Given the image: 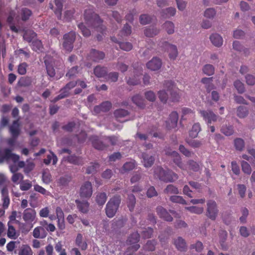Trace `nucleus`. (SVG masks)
Returning <instances> with one entry per match:
<instances>
[{
  "label": "nucleus",
  "instance_id": "nucleus-43",
  "mask_svg": "<svg viewBox=\"0 0 255 255\" xmlns=\"http://www.w3.org/2000/svg\"><path fill=\"white\" fill-rule=\"evenodd\" d=\"M12 150L13 149L9 148L8 150L7 151V152L6 153V155L7 156L6 161L11 159L14 163H16L18 161L19 156L15 153H13L12 152Z\"/></svg>",
  "mask_w": 255,
  "mask_h": 255
},
{
  "label": "nucleus",
  "instance_id": "nucleus-50",
  "mask_svg": "<svg viewBox=\"0 0 255 255\" xmlns=\"http://www.w3.org/2000/svg\"><path fill=\"white\" fill-rule=\"evenodd\" d=\"M107 194L103 192L99 193L96 196V202L99 205H103L107 201Z\"/></svg>",
  "mask_w": 255,
  "mask_h": 255
},
{
  "label": "nucleus",
  "instance_id": "nucleus-27",
  "mask_svg": "<svg viewBox=\"0 0 255 255\" xmlns=\"http://www.w3.org/2000/svg\"><path fill=\"white\" fill-rule=\"evenodd\" d=\"M47 233L45 229L42 227H38L34 229L33 232V236L35 238H44Z\"/></svg>",
  "mask_w": 255,
  "mask_h": 255
},
{
  "label": "nucleus",
  "instance_id": "nucleus-53",
  "mask_svg": "<svg viewBox=\"0 0 255 255\" xmlns=\"http://www.w3.org/2000/svg\"><path fill=\"white\" fill-rule=\"evenodd\" d=\"M75 38L76 32L73 31H71L63 35V39L64 41H69L72 43H74Z\"/></svg>",
  "mask_w": 255,
  "mask_h": 255
},
{
  "label": "nucleus",
  "instance_id": "nucleus-25",
  "mask_svg": "<svg viewBox=\"0 0 255 255\" xmlns=\"http://www.w3.org/2000/svg\"><path fill=\"white\" fill-rule=\"evenodd\" d=\"M37 37V34L33 30L27 29L25 31L23 38L28 42H31Z\"/></svg>",
  "mask_w": 255,
  "mask_h": 255
},
{
  "label": "nucleus",
  "instance_id": "nucleus-6",
  "mask_svg": "<svg viewBox=\"0 0 255 255\" xmlns=\"http://www.w3.org/2000/svg\"><path fill=\"white\" fill-rule=\"evenodd\" d=\"M218 212L216 202L212 200H208L207 203V216L214 221L217 217Z\"/></svg>",
  "mask_w": 255,
  "mask_h": 255
},
{
  "label": "nucleus",
  "instance_id": "nucleus-22",
  "mask_svg": "<svg viewBox=\"0 0 255 255\" xmlns=\"http://www.w3.org/2000/svg\"><path fill=\"white\" fill-rule=\"evenodd\" d=\"M142 158L143 159V164L146 167H151L154 162V157L152 155H149L146 152L142 153Z\"/></svg>",
  "mask_w": 255,
  "mask_h": 255
},
{
  "label": "nucleus",
  "instance_id": "nucleus-15",
  "mask_svg": "<svg viewBox=\"0 0 255 255\" xmlns=\"http://www.w3.org/2000/svg\"><path fill=\"white\" fill-rule=\"evenodd\" d=\"M156 212L159 218L167 222L172 221L173 218L168 211L161 206H158L156 208Z\"/></svg>",
  "mask_w": 255,
  "mask_h": 255
},
{
  "label": "nucleus",
  "instance_id": "nucleus-5",
  "mask_svg": "<svg viewBox=\"0 0 255 255\" xmlns=\"http://www.w3.org/2000/svg\"><path fill=\"white\" fill-rule=\"evenodd\" d=\"M139 239V234L137 232L130 235L127 240V245L130 246L128 248V251L136 252L139 249L140 245L138 244Z\"/></svg>",
  "mask_w": 255,
  "mask_h": 255
},
{
  "label": "nucleus",
  "instance_id": "nucleus-4",
  "mask_svg": "<svg viewBox=\"0 0 255 255\" xmlns=\"http://www.w3.org/2000/svg\"><path fill=\"white\" fill-rule=\"evenodd\" d=\"M164 88L166 89L170 95V100L171 102L179 101L180 96L179 93V90L176 87L174 83L172 81H165L163 84Z\"/></svg>",
  "mask_w": 255,
  "mask_h": 255
},
{
  "label": "nucleus",
  "instance_id": "nucleus-55",
  "mask_svg": "<svg viewBox=\"0 0 255 255\" xmlns=\"http://www.w3.org/2000/svg\"><path fill=\"white\" fill-rule=\"evenodd\" d=\"M169 199L173 203H179L182 205H186L187 204L186 201L184 199V198L182 196H170Z\"/></svg>",
  "mask_w": 255,
  "mask_h": 255
},
{
  "label": "nucleus",
  "instance_id": "nucleus-60",
  "mask_svg": "<svg viewBox=\"0 0 255 255\" xmlns=\"http://www.w3.org/2000/svg\"><path fill=\"white\" fill-rule=\"evenodd\" d=\"M11 181L16 184H20V181L23 179V175L20 173H13L11 177Z\"/></svg>",
  "mask_w": 255,
  "mask_h": 255
},
{
  "label": "nucleus",
  "instance_id": "nucleus-16",
  "mask_svg": "<svg viewBox=\"0 0 255 255\" xmlns=\"http://www.w3.org/2000/svg\"><path fill=\"white\" fill-rule=\"evenodd\" d=\"M112 108V104L109 101H105L98 106H96L93 110L95 114H98L101 112H106L109 111Z\"/></svg>",
  "mask_w": 255,
  "mask_h": 255
},
{
  "label": "nucleus",
  "instance_id": "nucleus-41",
  "mask_svg": "<svg viewBox=\"0 0 255 255\" xmlns=\"http://www.w3.org/2000/svg\"><path fill=\"white\" fill-rule=\"evenodd\" d=\"M114 114L115 117H116L117 120L118 121L121 122L120 119L121 118H124V117L127 116L128 115L129 112L127 110L122 109H120L116 110L114 112Z\"/></svg>",
  "mask_w": 255,
  "mask_h": 255
},
{
  "label": "nucleus",
  "instance_id": "nucleus-40",
  "mask_svg": "<svg viewBox=\"0 0 255 255\" xmlns=\"http://www.w3.org/2000/svg\"><path fill=\"white\" fill-rule=\"evenodd\" d=\"M201 130L200 125L199 123L194 124L192 129L189 131V136L192 138L196 137Z\"/></svg>",
  "mask_w": 255,
  "mask_h": 255
},
{
  "label": "nucleus",
  "instance_id": "nucleus-36",
  "mask_svg": "<svg viewBox=\"0 0 255 255\" xmlns=\"http://www.w3.org/2000/svg\"><path fill=\"white\" fill-rule=\"evenodd\" d=\"M163 193L165 194H178L179 191L177 187L173 184L168 185L163 190Z\"/></svg>",
  "mask_w": 255,
  "mask_h": 255
},
{
  "label": "nucleus",
  "instance_id": "nucleus-19",
  "mask_svg": "<svg viewBox=\"0 0 255 255\" xmlns=\"http://www.w3.org/2000/svg\"><path fill=\"white\" fill-rule=\"evenodd\" d=\"M93 147L98 150H103L107 146L101 141L97 136H92L90 137Z\"/></svg>",
  "mask_w": 255,
  "mask_h": 255
},
{
  "label": "nucleus",
  "instance_id": "nucleus-44",
  "mask_svg": "<svg viewBox=\"0 0 255 255\" xmlns=\"http://www.w3.org/2000/svg\"><path fill=\"white\" fill-rule=\"evenodd\" d=\"M33 252L30 248V247L27 245H24L21 246L20 248L19 252L18 255H32Z\"/></svg>",
  "mask_w": 255,
  "mask_h": 255
},
{
  "label": "nucleus",
  "instance_id": "nucleus-9",
  "mask_svg": "<svg viewBox=\"0 0 255 255\" xmlns=\"http://www.w3.org/2000/svg\"><path fill=\"white\" fill-rule=\"evenodd\" d=\"M93 193L92 184L89 181L84 183L81 187L80 196L82 198H89Z\"/></svg>",
  "mask_w": 255,
  "mask_h": 255
},
{
  "label": "nucleus",
  "instance_id": "nucleus-18",
  "mask_svg": "<svg viewBox=\"0 0 255 255\" xmlns=\"http://www.w3.org/2000/svg\"><path fill=\"white\" fill-rule=\"evenodd\" d=\"M36 216V212L31 208L26 209L23 212V218L25 222H33Z\"/></svg>",
  "mask_w": 255,
  "mask_h": 255
},
{
  "label": "nucleus",
  "instance_id": "nucleus-3",
  "mask_svg": "<svg viewBox=\"0 0 255 255\" xmlns=\"http://www.w3.org/2000/svg\"><path fill=\"white\" fill-rule=\"evenodd\" d=\"M121 202V197L120 195H115L110 199L106 205V213L109 218L113 217Z\"/></svg>",
  "mask_w": 255,
  "mask_h": 255
},
{
  "label": "nucleus",
  "instance_id": "nucleus-38",
  "mask_svg": "<svg viewBox=\"0 0 255 255\" xmlns=\"http://www.w3.org/2000/svg\"><path fill=\"white\" fill-rule=\"evenodd\" d=\"M158 96L160 101L163 104L166 103L169 97V92L167 91L166 89L160 90L158 92Z\"/></svg>",
  "mask_w": 255,
  "mask_h": 255
},
{
  "label": "nucleus",
  "instance_id": "nucleus-10",
  "mask_svg": "<svg viewBox=\"0 0 255 255\" xmlns=\"http://www.w3.org/2000/svg\"><path fill=\"white\" fill-rule=\"evenodd\" d=\"M199 113L208 125L211 124L212 122H216L218 118V116L211 110H200Z\"/></svg>",
  "mask_w": 255,
  "mask_h": 255
},
{
  "label": "nucleus",
  "instance_id": "nucleus-47",
  "mask_svg": "<svg viewBox=\"0 0 255 255\" xmlns=\"http://www.w3.org/2000/svg\"><path fill=\"white\" fill-rule=\"evenodd\" d=\"M156 244V242L155 240H149L147 242L146 244L143 246V249L145 251H153L155 250Z\"/></svg>",
  "mask_w": 255,
  "mask_h": 255
},
{
  "label": "nucleus",
  "instance_id": "nucleus-33",
  "mask_svg": "<svg viewBox=\"0 0 255 255\" xmlns=\"http://www.w3.org/2000/svg\"><path fill=\"white\" fill-rule=\"evenodd\" d=\"M182 113L181 120H186L187 118L193 119L195 117L194 112L187 108H183L182 109Z\"/></svg>",
  "mask_w": 255,
  "mask_h": 255
},
{
  "label": "nucleus",
  "instance_id": "nucleus-34",
  "mask_svg": "<svg viewBox=\"0 0 255 255\" xmlns=\"http://www.w3.org/2000/svg\"><path fill=\"white\" fill-rule=\"evenodd\" d=\"M82 235L78 234L75 240V243L77 246L81 248V250L85 251L87 248V244L86 242H82Z\"/></svg>",
  "mask_w": 255,
  "mask_h": 255
},
{
  "label": "nucleus",
  "instance_id": "nucleus-13",
  "mask_svg": "<svg viewBox=\"0 0 255 255\" xmlns=\"http://www.w3.org/2000/svg\"><path fill=\"white\" fill-rule=\"evenodd\" d=\"M178 114L176 111L172 112L169 115V119L166 122V126L168 129L176 127L178 121Z\"/></svg>",
  "mask_w": 255,
  "mask_h": 255
},
{
  "label": "nucleus",
  "instance_id": "nucleus-28",
  "mask_svg": "<svg viewBox=\"0 0 255 255\" xmlns=\"http://www.w3.org/2000/svg\"><path fill=\"white\" fill-rule=\"evenodd\" d=\"M210 39L212 44L215 46L220 47L223 44V38L218 34H212L210 37Z\"/></svg>",
  "mask_w": 255,
  "mask_h": 255
},
{
  "label": "nucleus",
  "instance_id": "nucleus-57",
  "mask_svg": "<svg viewBox=\"0 0 255 255\" xmlns=\"http://www.w3.org/2000/svg\"><path fill=\"white\" fill-rule=\"evenodd\" d=\"M56 213L58 219L57 223H64V215L62 209L57 207L56 209Z\"/></svg>",
  "mask_w": 255,
  "mask_h": 255
},
{
  "label": "nucleus",
  "instance_id": "nucleus-62",
  "mask_svg": "<svg viewBox=\"0 0 255 255\" xmlns=\"http://www.w3.org/2000/svg\"><path fill=\"white\" fill-rule=\"evenodd\" d=\"M242 171L246 174L250 175L252 172L250 165L246 161H242L241 162Z\"/></svg>",
  "mask_w": 255,
  "mask_h": 255
},
{
  "label": "nucleus",
  "instance_id": "nucleus-49",
  "mask_svg": "<svg viewBox=\"0 0 255 255\" xmlns=\"http://www.w3.org/2000/svg\"><path fill=\"white\" fill-rule=\"evenodd\" d=\"M221 131L222 133L226 135V136H230L234 133V128L232 126H223Z\"/></svg>",
  "mask_w": 255,
  "mask_h": 255
},
{
  "label": "nucleus",
  "instance_id": "nucleus-58",
  "mask_svg": "<svg viewBox=\"0 0 255 255\" xmlns=\"http://www.w3.org/2000/svg\"><path fill=\"white\" fill-rule=\"evenodd\" d=\"M185 209L191 213L197 214H201L203 212L204 209L203 207L197 206L186 207Z\"/></svg>",
  "mask_w": 255,
  "mask_h": 255
},
{
  "label": "nucleus",
  "instance_id": "nucleus-63",
  "mask_svg": "<svg viewBox=\"0 0 255 255\" xmlns=\"http://www.w3.org/2000/svg\"><path fill=\"white\" fill-rule=\"evenodd\" d=\"M28 64L26 62L19 64L17 68V72L19 75H24L26 73Z\"/></svg>",
  "mask_w": 255,
  "mask_h": 255
},
{
  "label": "nucleus",
  "instance_id": "nucleus-48",
  "mask_svg": "<svg viewBox=\"0 0 255 255\" xmlns=\"http://www.w3.org/2000/svg\"><path fill=\"white\" fill-rule=\"evenodd\" d=\"M202 71L205 74L208 76H212L214 74L215 68L211 64H206L203 66Z\"/></svg>",
  "mask_w": 255,
  "mask_h": 255
},
{
  "label": "nucleus",
  "instance_id": "nucleus-42",
  "mask_svg": "<svg viewBox=\"0 0 255 255\" xmlns=\"http://www.w3.org/2000/svg\"><path fill=\"white\" fill-rule=\"evenodd\" d=\"M136 199L134 195L130 194L128 195L127 205L130 211L132 212L135 207Z\"/></svg>",
  "mask_w": 255,
  "mask_h": 255
},
{
  "label": "nucleus",
  "instance_id": "nucleus-1",
  "mask_svg": "<svg viewBox=\"0 0 255 255\" xmlns=\"http://www.w3.org/2000/svg\"><path fill=\"white\" fill-rule=\"evenodd\" d=\"M84 16L85 22L89 26L101 32L102 35L106 33V27L103 24V21L98 14L94 12L93 7L85 10Z\"/></svg>",
  "mask_w": 255,
  "mask_h": 255
},
{
  "label": "nucleus",
  "instance_id": "nucleus-29",
  "mask_svg": "<svg viewBox=\"0 0 255 255\" xmlns=\"http://www.w3.org/2000/svg\"><path fill=\"white\" fill-rule=\"evenodd\" d=\"M132 101L138 107L143 109L145 106V101L141 95H135L132 98Z\"/></svg>",
  "mask_w": 255,
  "mask_h": 255
},
{
  "label": "nucleus",
  "instance_id": "nucleus-12",
  "mask_svg": "<svg viewBox=\"0 0 255 255\" xmlns=\"http://www.w3.org/2000/svg\"><path fill=\"white\" fill-rule=\"evenodd\" d=\"M163 46L167 48L169 53V57L171 60H175L178 55L177 48L176 45L169 43L165 41L163 43Z\"/></svg>",
  "mask_w": 255,
  "mask_h": 255
},
{
  "label": "nucleus",
  "instance_id": "nucleus-20",
  "mask_svg": "<svg viewBox=\"0 0 255 255\" xmlns=\"http://www.w3.org/2000/svg\"><path fill=\"white\" fill-rule=\"evenodd\" d=\"M176 10L175 8L169 7L162 9L160 11L161 17L163 18H168L175 15Z\"/></svg>",
  "mask_w": 255,
  "mask_h": 255
},
{
  "label": "nucleus",
  "instance_id": "nucleus-24",
  "mask_svg": "<svg viewBox=\"0 0 255 255\" xmlns=\"http://www.w3.org/2000/svg\"><path fill=\"white\" fill-rule=\"evenodd\" d=\"M159 32V29L154 26L146 27L144 30V34L146 37H153L157 35Z\"/></svg>",
  "mask_w": 255,
  "mask_h": 255
},
{
  "label": "nucleus",
  "instance_id": "nucleus-45",
  "mask_svg": "<svg viewBox=\"0 0 255 255\" xmlns=\"http://www.w3.org/2000/svg\"><path fill=\"white\" fill-rule=\"evenodd\" d=\"M237 114L240 118H244L249 114L248 109L246 107L239 106L237 109Z\"/></svg>",
  "mask_w": 255,
  "mask_h": 255
},
{
  "label": "nucleus",
  "instance_id": "nucleus-51",
  "mask_svg": "<svg viewBox=\"0 0 255 255\" xmlns=\"http://www.w3.org/2000/svg\"><path fill=\"white\" fill-rule=\"evenodd\" d=\"M32 49L35 51H42L43 48L42 43L41 40L35 39L32 41Z\"/></svg>",
  "mask_w": 255,
  "mask_h": 255
},
{
  "label": "nucleus",
  "instance_id": "nucleus-11",
  "mask_svg": "<svg viewBox=\"0 0 255 255\" xmlns=\"http://www.w3.org/2000/svg\"><path fill=\"white\" fill-rule=\"evenodd\" d=\"M105 57L104 52L92 49L88 55V59L94 62H99Z\"/></svg>",
  "mask_w": 255,
  "mask_h": 255
},
{
  "label": "nucleus",
  "instance_id": "nucleus-59",
  "mask_svg": "<svg viewBox=\"0 0 255 255\" xmlns=\"http://www.w3.org/2000/svg\"><path fill=\"white\" fill-rule=\"evenodd\" d=\"M234 86L240 94L243 93L245 91L244 84L240 80H237L234 83Z\"/></svg>",
  "mask_w": 255,
  "mask_h": 255
},
{
  "label": "nucleus",
  "instance_id": "nucleus-2",
  "mask_svg": "<svg viewBox=\"0 0 255 255\" xmlns=\"http://www.w3.org/2000/svg\"><path fill=\"white\" fill-rule=\"evenodd\" d=\"M154 176L165 183L174 182L178 178V175L173 171L169 169L165 170L161 166L155 168Z\"/></svg>",
  "mask_w": 255,
  "mask_h": 255
},
{
  "label": "nucleus",
  "instance_id": "nucleus-30",
  "mask_svg": "<svg viewBox=\"0 0 255 255\" xmlns=\"http://www.w3.org/2000/svg\"><path fill=\"white\" fill-rule=\"evenodd\" d=\"M69 163L75 165H82L83 163L82 158L75 155H69L65 158Z\"/></svg>",
  "mask_w": 255,
  "mask_h": 255
},
{
  "label": "nucleus",
  "instance_id": "nucleus-7",
  "mask_svg": "<svg viewBox=\"0 0 255 255\" xmlns=\"http://www.w3.org/2000/svg\"><path fill=\"white\" fill-rule=\"evenodd\" d=\"M1 200L2 201L3 209L0 208V217L3 216L5 213V209H6L10 203V198L8 195L7 187H4L1 189Z\"/></svg>",
  "mask_w": 255,
  "mask_h": 255
},
{
  "label": "nucleus",
  "instance_id": "nucleus-32",
  "mask_svg": "<svg viewBox=\"0 0 255 255\" xmlns=\"http://www.w3.org/2000/svg\"><path fill=\"white\" fill-rule=\"evenodd\" d=\"M137 73L138 74H136V76L134 75L133 78H129L127 80V83L129 85H136L140 82V75H142V70L141 69L138 70Z\"/></svg>",
  "mask_w": 255,
  "mask_h": 255
},
{
  "label": "nucleus",
  "instance_id": "nucleus-56",
  "mask_svg": "<svg viewBox=\"0 0 255 255\" xmlns=\"http://www.w3.org/2000/svg\"><path fill=\"white\" fill-rule=\"evenodd\" d=\"M32 184L31 181L28 180H25L20 183V189L21 191H27L32 187Z\"/></svg>",
  "mask_w": 255,
  "mask_h": 255
},
{
  "label": "nucleus",
  "instance_id": "nucleus-52",
  "mask_svg": "<svg viewBox=\"0 0 255 255\" xmlns=\"http://www.w3.org/2000/svg\"><path fill=\"white\" fill-rule=\"evenodd\" d=\"M187 164L189 166V169L194 172H198L200 170L199 164L193 160H189Z\"/></svg>",
  "mask_w": 255,
  "mask_h": 255
},
{
  "label": "nucleus",
  "instance_id": "nucleus-23",
  "mask_svg": "<svg viewBox=\"0 0 255 255\" xmlns=\"http://www.w3.org/2000/svg\"><path fill=\"white\" fill-rule=\"evenodd\" d=\"M174 244L178 251H185L187 249L186 243L185 240L181 237H178L174 241Z\"/></svg>",
  "mask_w": 255,
  "mask_h": 255
},
{
  "label": "nucleus",
  "instance_id": "nucleus-46",
  "mask_svg": "<svg viewBox=\"0 0 255 255\" xmlns=\"http://www.w3.org/2000/svg\"><path fill=\"white\" fill-rule=\"evenodd\" d=\"M163 28L168 34H173L174 32V24L170 21H166L163 25Z\"/></svg>",
  "mask_w": 255,
  "mask_h": 255
},
{
  "label": "nucleus",
  "instance_id": "nucleus-64",
  "mask_svg": "<svg viewBox=\"0 0 255 255\" xmlns=\"http://www.w3.org/2000/svg\"><path fill=\"white\" fill-rule=\"evenodd\" d=\"M119 77V73L118 72H111L109 74H106L105 78L107 80L111 81V82H116Z\"/></svg>",
  "mask_w": 255,
  "mask_h": 255
},
{
  "label": "nucleus",
  "instance_id": "nucleus-26",
  "mask_svg": "<svg viewBox=\"0 0 255 255\" xmlns=\"http://www.w3.org/2000/svg\"><path fill=\"white\" fill-rule=\"evenodd\" d=\"M32 14V11L26 7L22 8L19 12L21 19L23 21L28 20Z\"/></svg>",
  "mask_w": 255,
  "mask_h": 255
},
{
  "label": "nucleus",
  "instance_id": "nucleus-35",
  "mask_svg": "<svg viewBox=\"0 0 255 255\" xmlns=\"http://www.w3.org/2000/svg\"><path fill=\"white\" fill-rule=\"evenodd\" d=\"M56 8L54 10V13L57 18L60 19L61 18L62 10L63 9V0H54Z\"/></svg>",
  "mask_w": 255,
  "mask_h": 255
},
{
  "label": "nucleus",
  "instance_id": "nucleus-8",
  "mask_svg": "<svg viewBox=\"0 0 255 255\" xmlns=\"http://www.w3.org/2000/svg\"><path fill=\"white\" fill-rule=\"evenodd\" d=\"M165 154L167 155H170L173 157V162L178 166L180 169L182 170L186 169L185 165L183 163L181 160V157L179 153L176 151H171V149H165Z\"/></svg>",
  "mask_w": 255,
  "mask_h": 255
},
{
  "label": "nucleus",
  "instance_id": "nucleus-21",
  "mask_svg": "<svg viewBox=\"0 0 255 255\" xmlns=\"http://www.w3.org/2000/svg\"><path fill=\"white\" fill-rule=\"evenodd\" d=\"M77 208L81 212L83 213H86L89 211V204L87 201H80L76 200Z\"/></svg>",
  "mask_w": 255,
  "mask_h": 255
},
{
  "label": "nucleus",
  "instance_id": "nucleus-54",
  "mask_svg": "<svg viewBox=\"0 0 255 255\" xmlns=\"http://www.w3.org/2000/svg\"><path fill=\"white\" fill-rule=\"evenodd\" d=\"M234 145L237 150L242 151L245 147L244 140L241 138H237L234 140Z\"/></svg>",
  "mask_w": 255,
  "mask_h": 255
},
{
  "label": "nucleus",
  "instance_id": "nucleus-31",
  "mask_svg": "<svg viewBox=\"0 0 255 255\" xmlns=\"http://www.w3.org/2000/svg\"><path fill=\"white\" fill-rule=\"evenodd\" d=\"M94 73L97 77H105L107 73V68L97 66L94 70Z\"/></svg>",
  "mask_w": 255,
  "mask_h": 255
},
{
  "label": "nucleus",
  "instance_id": "nucleus-39",
  "mask_svg": "<svg viewBox=\"0 0 255 255\" xmlns=\"http://www.w3.org/2000/svg\"><path fill=\"white\" fill-rule=\"evenodd\" d=\"M227 232L224 230H221L219 233L220 243L222 249L224 250H227V246L225 243L227 240Z\"/></svg>",
  "mask_w": 255,
  "mask_h": 255
},
{
  "label": "nucleus",
  "instance_id": "nucleus-17",
  "mask_svg": "<svg viewBox=\"0 0 255 255\" xmlns=\"http://www.w3.org/2000/svg\"><path fill=\"white\" fill-rule=\"evenodd\" d=\"M9 131L13 137L17 138L20 133V125L18 120L13 122L12 125L9 127Z\"/></svg>",
  "mask_w": 255,
  "mask_h": 255
},
{
  "label": "nucleus",
  "instance_id": "nucleus-37",
  "mask_svg": "<svg viewBox=\"0 0 255 255\" xmlns=\"http://www.w3.org/2000/svg\"><path fill=\"white\" fill-rule=\"evenodd\" d=\"M17 84L20 87H29L32 84V80L30 77L28 76L21 77L19 80Z\"/></svg>",
  "mask_w": 255,
  "mask_h": 255
},
{
  "label": "nucleus",
  "instance_id": "nucleus-14",
  "mask_svg": "<svg viewBox=\"0 0 255 255\" xmlns=\"http://www.w3.org/2000/svg\"><path fill=\"white\" fill-rule=\"evenodd\" d=\"M162 64L161 60L155 57L146 63V67L151 71H157L161 68Z\"/></svg>",
  "mask_w": 255,
  "mask_h": 255
},
{
  "label": "nucleus",
  "instance_id": "nucleus-61",
  "mask_svg": "<svg viewBox=\"0 0 255 255\" xmlns=\"http://www.w3.org/2000/svg\"><path fill=\"white\" fill-rule=\"evenodd\" d=\"M152 20V17L146 14H141L139 17L140 23L142 25L149 23Z\"/></svg>",
  "mask_w": 255,
  "mask_h": 255
}]
</instances>
